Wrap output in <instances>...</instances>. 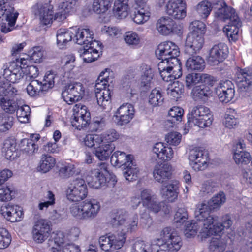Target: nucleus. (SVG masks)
<instances>
[{"label":"nucleus","instance_id":"nucleus-4","mask_svg":"<svg viewBox=\"0 0 252 252\" xmlns=\"http://www.w3.org/2000/svg\"><path fill=\"white\" fill-rule=\"evenodd\" d=\"M18 94V90L8 83H4L0 87V106L6 112L14 113L18 105L15 97Z\"/></svg>","mask_w":252,"mask_h":252},{"label":"nucleus","instance_id":"nucleus-21","mask_svg":"<svg viewBox=\"0 0 252 252\" xmlns=\"http://www.w3.org/2000/svg\"><path fill=\"white\" fill-rule=\"evenodd\" d=\"M76 7L77 1L75 0H69L59 3L57 8L58 11L54 15V20L58 22L64 20L68 14L76 11Z\"/></svg>","mask_w":252,"mask_h":252},{"label":"nucleus","instance_id":"nucleus-30","mask_svg":"<svg viewBox=\"0 0 252 252\" xmlns=\"http://www.w3.org/2000/svg\"><path fill=\"white\" fill-rule=\"evenodd\" d=\"M17 143L16 139L13 137L6 138L3 144L2 152L6 159L13 160L17 157Z\"/></svg>","mask_w":252,"mask_h":252},{"label":"nucleus","instance_id":"nucleus-36","mask_svg":"<svg viewBox=\"0 0 252 252\" xmlns=\"http://www.w3.org/2000/svg\"><path fill=\"white\" fill-rule=\"evenodd\" d=\"M115 149V145L102 143L94 149V154L99 160L104 161L109 159L110 156Z\"/></svg>","mask_w":252,"mask_h":252},{"label":"nucleus","instance_id":"nucleus-23","mask_svg":"<svg viewBox=\"0 0 252 252\" xmlns=\"http://www.w3.org/2000/svg\"><path fill=\"white\" fill-rule=\"evenodd\" d=\"M154 179L162 184L169 180L172 175V167L167 163L157 164L153 170Z\"/></svg>","mask_w":252,"mask_h":252},{"label":"nucleus","instance_id":"nucleus-64","mask_svg":"<svg viewBox=\"0 0 252 252\" xmlns=\"http://www.w3.org/2000/svg\"><path fill=\"white\" fill-rule=\"evenodd\" d=\"M150 247L149 243L137 240L133 244L131 252H150Z\"/></svg>","mask_w":252,"mask_h":252},{"label":"nucleus","instance_id":"nucleus-50","mask_svg":"<svg viewBox=\"0 0 252 252\" xmlns=\"http://www.w3.org/2000/svg\"><path fill=\"white\" fill-rule=\"evenodd\" d=\"M57 75L55 71H47L44 77L42 82H40L42 84L43 89L46 92L49 89L52 88L55 85V79Z\"/></svg>","mask_w":252,"mask_h":252},{"label":"nucleus","instance_id":"nucleus-58","mask_svg":"<svg viewBox=\"0 0 252 252\" xmlns=\"http://www.w3.org/2000/svg\"><path fill=\"white\" fill-rule=\"evenodd\" d=\"M16 115L21 123H26L29 121L31 113V108L27 105H24L17 108Z\"/></svg>","mask_w":252,"mask_h":252},{"label":"nucleus","instance_id":"nucleus-49","mask_svg":"<svg viewBox=\"0 0 252 252\" xmlns=\"http://www.w3.org/2000/svg\"><path fill=\"white\" fill-rule=\"evenodd\" d=\"M85 145L89 147H94L95 149L102 143L101 135L97 134H89L86 135L84 139Z\"/></svg>","mask_w":252,"mask_h":252},{"label":"nucleus","instance_id":"nucleus-1","mask_svg":"<svg viewBox=\"0 0 252 252\" xmlns=\"http://www.w3.org/2000/svg\"><path fill=\"white\" fill-rule=\"evenodd\" d=\"M110 162L115 166H123V175L126 180L132 181L136 179L139 170L134 164L132 155L117 151L111 156Z\"/></svg>","mask_w":252,"mask_h":252},{"label":"nucleus","instance_id":"nucleus-48","mask_svg":"<svg viewBox=\"0 0 252 252\" xmlns=\"http://www.w3.org/2000/svg\"><path fill=\"white\" fill-rule=\"evenodd\" d=\"M184 92V87L179 81L169 84L167 89V94L174 99L179 98Z\"/></svg>","mask_w":252,"mask_h":252},{"label":"nucleus","instance_id":"nucleus-39","mask_svg":"<svg viewBox=\"0 0 252 252\" xmlns=\"http://www.w3.org/2000/svg\"><path fill=\"white\" fill-rule=\"evenodd\" d=\"M205 66L204 59L199 56L190 57L186 63V67L189 71H202Z\"/></svg>","mask_w":252,"mask_h":252},{"label":"nucleus","instance_id":"nucleus-10","mask_svg":"<svg viewBox=\"0 0 252 252\" xmlns=\"http://www.w3.org/2000/svg\"><path fill=\"white\" fill-rule=\"evenodd\" d=\"M3 76L0 74V84L5 83V80L12 83L19 82L25 76V71L14 62L4 65Z\"/></svg>","mask_w":252,"mask_h":252},{"label":"nucleus","instance_id":"nucleus-20","mask_svg":"<svg viewBox=\"0 0 252 252\" xmlns=\"http://www.w3.org/2000/svg\"><path fill=\"white\" fill-rule=\"evenodd\" d=\"M50 226L48 222L44 219H39L34 223L32 229L33 240L37 243H42L48 237Z\"/></svg>","mask_w":252,"mask_h":252},{"label":"nucleus","instance_id":"nucleus-57","mask_svg":"<svg viewBox=\"0 0 252 252\" xmlns=\"http://www.w3.org/2000/svg\"><path fill=\"white\" fill-rule=\"evenodd\" d=\"M225 194L223 191H220L215 194L209 201V205L213 209H219L226 202Z\"/></svg>","mask_w":252,"mask_h":252},{"label":"nucleus","instance_id":"nucleus-15","mask_svg":"<svg viewBox=\"0 0 252 252\" xmlns=\"http://www.w3.org/2000/svg\"><path fill=\"white\" fill-rule=\"evenodd\" d=\"M160 236L162 241L168 245V248L171 252H176L180 249L182 245L181 238L170 227L164 228Z\"/></svg>","mask_w":252,"mask_h":252},{"label":"nucleus","instance_id":"nucleus-26","mask_svg":"<svg viewBox=\"0 0 252 252\" xmlns=\"http://www.w3.org/2000/svg\"><path fill=\"white\" fill-rule=\"evenodd\" d=\"M152 152L159 159L164 161L170 160L174 155L173 151L170 147L162 142H157L154 144Z\"/></svg>","mask_w":252,"mask_h":252},{"label":"nucleus","instance_id":"nucleus-61","mask_svg":"<svg viewBox=\"0 0 252 252\" xmlns=\"http://www.w3.org/2000/svg\"><path fill=\"white\" fill-rule=\"evenodd\" d=\"M69 212L71 215L76 219L85 220L82 202L80 203L72 204L69 207Z\"/></svg>","mask_w":252,"mask_h":252},{"label":"nucleus","instance_id":"nucleus-27","mask_svg":"<svg viewBox=\"0 0 252 252\" xmlns=\"http://www.w3.org/2000/svg\"><path fill=\"white\" fill-rule=\"evenodd\" d=\"M246 144L243 140L240 139L237 143L235 152L233 155V159L236 164H248L251 158L249 152L245 150Z\"/></svg>","mask_w":252,"mask_h":252},{"label":"nucleus","instance_id":"nucleus-17","mask_svg":"<svg viewBox=\"0 0 252 252\" xmlns=\"http://www.w3.org/2000/svg\"><path fill=\"white\" fill-rule=\"evenodd\" d=\"M167 14L175 19L186 16V3L183 0H170L166 5Z\"/></svg>","mask_w":252,"mask_h":252},{"label":"nucleus","instance_id":"nucleus-43","mask_svg":"<svg viewBox=\"0 0 252 252\" xmlns=\"http://www.w3.org/2000/svg\"><path fill=\"white\" fill-rule=\"evenodd\" d=\"M173 20L169 17H162L157 23V28L161 34L169 35L171 33Z\"/></svg>","mask_w":252,"mask_h":252},{"label":"nucleus","instance_id":"nucleus-22","mask_svg":"<svg viewBox=\"0 0 252 252\" xmlns=\"http://www.w3.org/2000/svg\"><path fill=\"white\" fill-rule=\"evenodd\" d=\"M204 43V36L188 34L185 41L186 49L190 54H196L202 48Z\"/></svg>","mask_w":252,"mask_h":252},{"label":"nucleus","instance_id":"nucleus-19","mask_svg":"<svg viewBox=\"0 0 252 252\" xmlns=\"http://www.w3.org/2000/svg\"><path fill=\"white\" fill-rule=\"evenodd\" d=\"M179 53L178 46L171 41L161 43L155 51L157 57L160 60H167L171 57H178Z\"/></svg>","mask_w":252,"mask_h":252},{"label":"nucleus","instance_id":"nucleus-12","mask_svg":"<svg viewBox=\"0 0 252 252\" xmlns=\"http://www.w3.org/2000/svg\"><path fill=\"white\" fill-rule=\"evenodd\" d=\"M52 0H46L45 1H40L35 6L36 9V14L38 15L41 24L45 26L50 25L53 17V5Z\"/></svg>","mask_w":252,"mask_h":252},{"label":"nucleus","instance_id":"nucleus-29","mask_svg":"<svg viewBox=\"0 0 252 252\" xmlns=\"http://www.w3.org/2000/svg\"><path fill=\"white\" fill-rule=\"evenodd\" d=\"M233 221L231 217L226 214L221 218V223H216L210 226L209 232L207 233V237L211 234H221L225 229H228L231 228Z\"/></svg>","mask_w":252,"mask_h":252},{"label":"nucleus","instance_id":"nucleus-28","mask_svg":"<svg viewBox=\"0 0 252 252\" xmlns=\"http://www.w3.org/2000/svg\"><path fill=\"white\" fill-rule=\"evenodd\" d=\"M75 33L73 34V41L78 44L85 46L93 38V32L88 28L73 27Z\"/></svg>","mask_w":252,"mask_h":252},{"label":"nucleus","instance_id":"nucleus-38","mask_svg":"<svg viewBox=\"0 0 252 252\" xmlns=\"http://www.w3.org/2000/svg\"><path fill=\"white\" fill-rule=\"evenodd\" d=\"M128 0H115L113 11L115 16L120 19L126 17L128 13Z\"/></svg>","mask_w":252,"mask_h":252},{"label":"nucleus","instance_id":"nucleus-52","mask_svg":"<svg viewBox=\"0 0 252 252\" xmlns=\"http://www.w3.org/2000/svg\"><path fill=\"white\" fill-rule=\"evenodd\" d=\"M205 24L201 21H194L189 26L190 32L188 34L204 36L205 33Z\"/></svg>","mask_w":252,"mask_h":252},{"label":"nucleus","instance_id":"nucleus-18","mask_svg":"<svg viewBox=\"0 0 252 252\" xmlns=\"http://www.w3.org/2000/svg\"><path fill=\"white\" fill-rule=\"evenodd\" d=\"M235 79L241 91H245L252 85V68L238 67L236 70Z\"/></svg>","mask_w":252,"mask_h":252},{"label":"nucleus","instance_id":"nucleus-5","mask_svg":"<svg viewBox=\"0 0 252 252\" xmlns=\"http://www.w3.org/2000/svg\"><path fill=\"white\" fill-rule=\"evenodd\" d=\"M67 199L72 202H78L85 199L88 194L85 181L81 178L73 180L67 186L65 191Z\"/></svg>","mask_w":252,"mask_h":252},{"label":"nucleus","instance_id":"nucleus-55","mask_svg":"<svg viewBox=\"0 0 252 252\" xmlns=\"http://www.w3.org/2000/svg\"><path fill=\"white\" fill-rule=\"evenodd\" d=\"M112 0H94L93 10L97 14L105 12L110 6Z\"/></svg>","mask_w":252,"mask_h":252},{"label":"nucleus","instance_id":"nucleus-44","mask_svg":"<svg viewBox=\"0 0 252 252\" xmlns=\"http://www.w3.org/2000/svg\"><path fill=\"white\" fill-rule=\"evenodd\" d=\"M95 97L97 104L103 109H106L111 103V92L110 90H103L102 91H96Z\"/></svg>","mask_w":252,"mask_h":252},{"label":"nucleus","instance_id":"nucleus-16","mask_svg":"<svg viewBox=\"0 0 252 252\" xmlns=\"http://www.w3.org/2000/svg\"><path fill=\"white\" fill-rule=\"evenodd\" d=\"M161 184L159 190L160 194L168 201L175 202L179 193V181L176 179L170 180Z\"/></svg>","mask_w":252,"mask_h":252},{"label":"nucleus","instance_id":"nucleus-11","mask_svg":"<svg viewBox=\"0 0 252 252\" xmlns=\"http://www.w3.org/2000/svg\"><path fill=\"white\" fill-rule=\"evenodd\" d=\"M189 165L195 171H201L207 167L208 157L206 152L200 148H194L189 151Z\"/></svg>","mask_w":252,"mask_h":252},{"label":"nucleus","instance_id":"nucleus-51","mask_svg":"<svg viewBox=\"0 0 252 252\" xmlns=\"http://www.w3.org/2000/svg\"><path fill=\"white\" fill-rule=\"evenodd\" d=\"M11 0H0V17L6 12L8 15L12 14L13 19L15 20L16 18V15H19V13L11 5L10 3Z\"/></svg>","mask_w":252,"mask_h":252},{"label":"nucleus","instance_id":"nucleus-7","mask_svg":"<svg viewBox=\"0 0 252 252\" xmlns=\"http://www.w3.org/2000/svg\"><path fill=\"white\" fill-rule=\"evenodd\" d=\"M126 236L124 232L120 234L119 232L101 236L99 239L100 248L105 251H114L121 248L125 242Z\"/></svg>","mask_w":252,"mask_h":252},{"label":"nucleus","instance_id":"nucleus-2","mask_svg":"<svg viewBox=\"0 0 252 252\" xmlns=\"http://www.w3.org/2000/svg\"><path fill=\"white\" fill-rule=\"evenodd\" d=\"M128 216V213L125 210H119L113 212L111 215L110 223L114 227L119 226V231H121L120 234L126 232L135 230L137 227L138 217L137 214L132 215L129 220L126 222Z\"/></svg>","mask_w":252,"mask_h":252},{"label":"nucleus","instance_id":"nucleus-62","mask_svg":"<svg viewBox=\"0 0 252 252\" xmlns=\"http://www.w3.org/2000/svg\"><path fill=\"white\" fill-rule=\"evenodd\" d=\"M211 10V4L207 1H201L196 7L197 13L203 18H206Z\"/></svg>","mask_w":252,"mask_h":252},{"label":"nucleus","instance_id":"nucleus-24","mask_svg":"<svg viewBox=\"0 0 252 252\" xmlns=\"http://www.w3.org/2000/svg\"><path fill=\"white\" fill-rule=\"evenodd\" d=\"M0 212L6 220L11 222L20 221L23 215L20 206L9 204L2 206Z\"/></svg>","mask_w":252,"mask_h":252},{"label":"nucleus","instance_id":"nucleus-45","mask_svg":"<svg viewBox=\"0 0 252 252\" xmlns=\"http://www.w3.org/2000/svg\"><path fill=\"white\" fill-rule=\"evenodd\" d=\"M42 84L37 80H33L27 86L26 90L28 94L32 97L43 95L45 91L43 89Z\"/></svg>","mask_w":252,"mask_h":252},{"label":"nucleus","instance_id":"nucleus-13","mask_svg":"<svg viewBox=\"0 0 252 252\" xmlns=\"http://www.w3.org/2000/svg\"><path fill=\"white\" fill-rule=\"evenodd\" d=\"M134 113L135 110L132 105L129 103L123 104L117 109L114 115V121L117 126H125L133 118Z\"/></svg>","mask_w":252,"mask_h":252},{"label":"nucleus","instance_id":"nucleus-59","mask_svg":"<svg viewBox=\"0 0 252 252\" xmlns=\"http://www.w3.org/2000/svg\"><path fill=\"white\" fill-rule=\"evenodd\" d=\"M92 46L91 49H89L84 46L83 52L81 54L83 61L86 63H91L96 60L99 57L98 52L94 49Z\"/></svg>","mask_w":252,"mask_h":252},{"label":"nucleus","instance_id":"nucleus-54","mask_svg":"<svg viewBox=\"0 0 252 252\" xmlns=\"http://www.w3.org/2000/svg\"><path fill=\"white\" fill-rule=\"evenodd\" d=\"M237 113L234 109H228L225 114L224 124L229 128H234L238 124V120L236 117Z\"/></svg>","mask_w":252,"mask_h":252},{"label":"nucleus","instance_id":"nucleus-47","mask_svg":"<svg viewBox=\"0 0 252 252\" xmlns=\"http://www.w3.org/2000/svg\"><path fill=\"white\" fill-rule=\"evenodd\" d=\"M150 12L146 7L136 9L133 16L134 22L142 24L147 21L150 17Z\"/></svg>","mask_w":252,"mask_h":252},{"label":"nucleus","instance_id":"nucleus-35","mask_svg":"<svg viewBox=\"0 0 252 252\" xmlns=\"http://www.w3.org/2000/svg\"><path fill=\"white\" fill-rule=\"evenodd\" d=\"M214 235L211 238L209 243V250L210 252H223L226 248V242L222 239L220 234H211Z\"/></svg>","mask_w":252,"mask_h":252},{"label":"nucleus","instance_id":"nucleus-53","mask_svg":"<svg viewBox=\"0 0 252 252\" xmlns=\"http://www.w3.org/2000/svg\"><path fill=\"white\" fill-rule=\"evenodd\" d=\"M14 118L5 113L0 114V131L5 132L10 129L13 125Z\"/></svg>","mask_w":252,"mask_h":252},{"label":"nucleus","instance_id":"nucleus-37","mask_svg":"<svg viewBox=\"0 0 252 252\" xmlns=\"http://www.w3.org/2000/svg\"><path fill=\"white\" fill-rule=\"evenodd\" d=\"M192 93L196 100H207L211 96L212 90L210 87L204 84L195 86L192 89Z\"/></svg>","mask_w":252,"mask_h":252},{"label":"nucleus","instance_id":"nucleus-9","mask_svg":"<svg viewBox=\"0 0 252 252\" xmlns=\"http://www.w3.org/2000/svg\"><path fill=\"white\" fill-rule=\"evenodd\" d=\"M91 174L92 180L88 183L91 187L98 189L105 186L109 175L108 164L104 162L98 163L96 167L91 171Z\"/></svg>","mask_w":252,"mask_h":252},{"label":"nucleus","instance_id":"nucleus-41","mask_svg":"<svg viewBox=\"0 0 252 252\" xmlns=\"http://www.w3.org/2000/svg\"><path fill=\"white\" fill-rule=\"evenodd\" d=\"M184 110L179 107H174L170 109L168 115L169 118L166 121V125L169 127H172L173 125L178 122H181Z\"/></svg>","mask_w":252,"mask_h":252},{"label":"nucleus","instance_id":"nucleus-63","mask_svg":"<svg viewBox=\"0 0 252 252\" xmlns=\"http://www.w3.org/2000/svg\"><path fill=\"white\" fill-rule=\"evenodd\" d=\"M75 173V166L71 163H66L63 165L59 170V175L63 178H68L73 175Z\"/></svg>","mask_w":252,"mask_h":252},{"label":"nucleus","instance_id":"nucleus-8","mask_svg":"<svg viewBox=\"0 0 252 252\" xmlns=\"http://www.w3.org/2000/svg\"><path fill=\"white\" fill-rule=\"evenodd\" d=\"M72 125L78 130L86 127L90 121V113L87 107L81 104H75L72 109Z\"/></svg>","mask_w":252,"mask_h":252},{"label":"nucleus","instance_id":"nucleus-25","mask_svg":"<svg viewBox=\"0 0 252 252\" xmlns=\"http://www.w3.org/2000/svg\"><path fill=\"white\" fill-rule=\"evenodd\" d=\"M85 220L94 219L100 210L99 201L94 198H90L82 202Z\"/></svg>","mask_w":252,"mask_h":252},{"label":"nucleus","instance_id":"nucleus-6","mask_svg":"<svg viewBox=\"0 0 252 252\" xmlns=\"http://www.w3.org/2000/svg\"><path fill=\"white\" fill-rule=\"evenodd\" d=\"M84 93V89L82 83L72 82L63 87L62 96L67 104H72L81 99Z\"/></svg>","mask_w":252,"mask_h":252},{"label":"nucleus","instance_id":"nucleus-46","mask_svg":"<svg viewBox=\"0 0 252 252\" xmlns=\"http://www.w3.org/2000/svg\"><path fill=\"white\" fill-rule=\"evenodd\" d=\"M102 143L115 145L113 142L118 140L121 134L114 128H110L101 134Z\"/></svg>","mask_w":252,"mask_h":252},{"label":"nucleus","instance_id":"nucleus-40","mask_svg":"<svg viewBox=\"0 0 252 252\" xmlns=\"http://www.w3.org/2000/svg\"><path fill=\"white\" fill-rule=\"evenodd\" d=\"M55 164V158L50 155L43 154L41 157L38 169L39 171L46 173L50 171Z\"/></svg>","mask_w":252,"mask_h":252},{"label":"nucleus","instance_id":"nucleus-42","mask_svg":"<svg viewBox=\"0 0 252 252\" xmlns=\"http://www.w3.org/2000/svg\"><path fill=\"white\" fill-rule=\"evenodd\" d=\"M21 151L29 155L36 153L38 150V146L35 143L33 139L24 138L21 140L18 145Z\"/></svg>","mask_w":252,"mask_h":252},{"label":"nucleus","instance_id":"nucleus-31","mask_svg":"<svg viewBox=\"0 0 252 252\" xmlns=\"http://www.w3.org/2000/svg\"><path fill=\"white\" fill-rule=\"evenodd\" d=\"M242 26L238 16L230 20L229 24L223 28V32L226 33L229 40L236 41L238 39L240 28Z\"/></svg>","mask_w":252,"mask_h":252},{"label":"nucleus","instance_id":"nucleus-14","mask_svg":"<svg viewBox=\"0 0 252 252\" xmlns=\"http://www.w3.org/2000/svg\"><path fill=\"white\" fill-rule=\"evenodd\" d=\"M228 53V48L225 44L215 45L209 50L207 62L211 65H217L224 61Z\"/></svg>","mask_w":252,"mask_h":252},{"label":"nucleus","instance_id":"nucleus-32","mask_svg":"<svg viewBox=\"0 0 252 252\" xmlns=\"http://www.w3.org/2000/svg\"><path fill=\"white\" fill-rule=\"evenodd\" d=\"M212 114L210 109L203 105H199L194 107L189 113L188 123L189 125L194 123L197 119L203 117L207 118V115Z\"/></svg>","mask_w":252,"mask_h":252},{"label":"nucleus","instance_id":"nucleus-33","mask_svg":"<svg viewBox=\"0 0 252 252\" xmlns=\"http://www.w3.org/2000/svg\"><path fill=\"white\" fill-rule=\"evenodd\" d=\"M75 33L73 27L69 28L68 30L59 29L56 34L58 46L60 48H62L67 42L70 41L72 39L73 40V34Z\"/></svg>","mask_w":252,"mask_h":252},{"label":"nucleus","instance_id":"nucleus-60","mask_svg":"<svg viewBox=\"0 0 252 252\" xmlns=\"http://www.w3.org/2000/svg\"><path fill=\"white\" fill-rule=\"evenodd\" d=\"M18 16V15H16V18L14 20L12 14L8 15L5 12L1 15L2 16V20H3L4 19L7 22V24L3 23L1 26V31L2 32L6 33L12 30V27L15 25Z\"/></svg>","mask_w":252,"mask_h":252},{"label":"nucleus","instance_id":"nucleus-3","mask_svg":"<svg viewBox=\"0 0 252 252\" xmlns=\"http://www.w3.org/2000/svg\"><path fill=\"white\" fill-rule=\"evenodd\" d=\"M211 206L209 204L201 203H198L196 206L194 211L195 217L199 223H201L202 227L200 230V234L202 238L207 237L210 226L214 223L218 221L219 217L215 215H210Z\"/></svg>","mask_w":252,"mask_h":252},{"label":"nucleus","instance_id":"nucleus-34","mask_svg":"<svg viewBox=\"0 0 252 252\" xmlns=\"http://www.w3.org/2000/svg\"><path fill=\"white\" fill-rule=\"evenodd\" d=\"M219 8L215 12V17L218 20L224 21L229 19L230 21L237 18L238 15L234 9L225 5Z\"/></svg>","mask_w":252,"mask_h":252},{"label":"nucleus","instance_id":"nucleus-56","mask_svg":"<svg viewBox=\"0 0 252 252\" xmlns=\"http://www.w3.org/2000/svg\"><path fill=\"white\" fill-rule=\"evenodd\" d=\"M163 99L160 91L157 88L152 90L149 95V103L153 106L161 105Z\"/></svg>","mask_w":252,"mask_h":252}]
</instances>
